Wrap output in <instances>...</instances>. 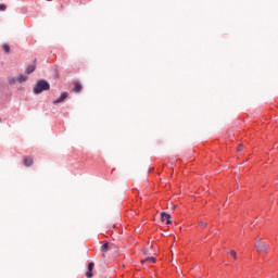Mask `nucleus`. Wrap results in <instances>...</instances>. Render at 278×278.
<instances>
[{"instance_id": "nucleus-14", "label": "nucleus", "mask_w": 278, "mask_h": 278, "mask_svg": "<svg viewBox=\"0 0 278 278\" xmlns=\"http://www.w3.org/2000/svg\"><path fill=\"white\" fill-rule=\"evenodd\" d=\"M3 51H4L5 53H10V52H11L10 46H9V45H3Z\"/></svg>"}, {"instance_id": "nucleus-15", "label": "nucleus", "mask_w": 278, "mask_h": 278, "mask_svg": "<svg viewBox=\"0 0 278 278\" xmlns=\"http://www.w3.org/2000/svg\"><path fill=\"white\" fill-rule=\"evenodd\" d=\"M143 254H144L146 256L150 255V254H151V253H150V249H149V248H144V249H143Z\"/></svg>"}, {"instance_id": "nucleus-8", "label": "nucleus", "mask_w": 278, "mask_h": 278, "mask_svg": "<svg viewBox=\"0 0 278 278\" xmlns=\"http://www.w3.org/2000/svg\"><path fill=\"white\" fill-rule=\"evenodd\" d=\"M36 71V65L31 64L26 70V75H30Z\"/></svg>"}, {"instance_id": "nucleus-5", "label": "nucleus", "mask_w": 278, "mask_h": 278, "mask_svg": "<svg viewBox=\"0 0 278 278\" xmlns=\"http://www.w3.org/2000/svg\"><path fill=\"white\" fill-rule=\"evenodd\" d=\"M23 165L26 167L33 166L34 165V159L30 156H26L23 159Z\"/></svg>"}, {"instance_id": "nucleus-13", "label": "nucleus", "mask_w": 278, "mask_h": 278, "mask_svg": "<svg viewBox=\"0 0 278 278\" xmlns=\"http://www.w3.org/2000/svg\"><path fill=\"white\" fill-rule=\"evenodd\" d=\"M146 262H149V263L155 264V263H157V260H156V258H154V257H148V258H146Z\"/></svg>"}, {"instance_id": "nucleus-16", "label": "nucleus", "mask_w": 278, "mask_h": 278, "mask_svg": "<svg viewBox=\"0 0 278 278\" xmlns=\"http://www.w3.org/2000/svg\"><path fill=\"white\" fill-rule=\"evenodd\" d=\"M243 148H244V146H243L242 143H240V144L238 146V148H237V151H238V152H241Z\"/></svg>"}, {"instance_id": "nucleus-7", "label": "nucleus", "mask_w": 278, "mask_h": 278, "mask_svg": "<svg viewBox=\"0 0 278 278\" xmlns=\"http://www.w3.org/2000/svg\"><path fill=\"white\" fill-rule=\"evenodd\" d=\"M81 89H83V85L80 84V81L75 80L73 91L76 93H79L81 91Z\"/></svg>"}, {"instance_id": "nucleus-10", "label": "nucleus", "mask_w": 278, "mask_h": 278, "mask_svg": "<svg viewBox=\"0 0 278 278\" xmlns=\"http://www.w3.org/2000/svg\"><path fill=\"white\" fill-rule=\"evenodd\" d=\"M109 249H110L109 243L106 242V243L102 244L101 252L106 253L109 251Z\"/></svg>"}, {"instance_id": "nucleus-17", "label": "nucleus", "mask_w": 278, "mask_h": 278, "mask_svg": "<svg viewBox=\"0 0 278 278\" xmlns=\"http://www.w3.org/2000/svg\"><path fill=\"white\" fill-rule=\"evenodd\" d=\"M7 7L4 4H0V12L5 11Z\"/></svg>"}, {"instance_id": "nucleus-3", "label": "nucleus", "mask_w": 278, "mask_h": 278, "mask_svg": "<svg viewBox=\"0 0 278 278\" xmlns=\"http://www.w3.org/2000/svg\"><path fill=\"white\" fill-rule=\"evenodd\" d=\"M170 218H172V215L166 214L165 212L161 213V222L162 223L166 222V225H170L172 224Z\"/></svg>"}, {"instance_id": "nucleus-9", "label": "nucleus", "mask_w": 278, "mask_h": 278, "mask_svg": "<svg viewBox=\"0 0 278 278\" xmlns=\"http://www.w3.org/2000/svg\"><path fill=\"white\" fill-rule=\"evenodd\" d=\"M27 79H28L27 75H20L17 78V81L20 84H23V83L27 81Z\"/></svg>"}, {"instance_id": "nucleus-2", "label": "nucleus", "mask_w": 278, "mask_h": 278, "mask_svg": "<svg viewBox=\"0 0 278 278\" xmlns=\"http://www.w3.org/2000/svg\"><path fill=\"white\" fill-rule=\"evenodd\" d=\"M255 248L258 253H265L267 254L269 252L270 247L262 240V238L255 239Z\"/></svg>"}, {"instance_id": "nucleus-4", "label": "nucleus", "mask_w": 278, "mask_h": 278, "mask_svg": "<svg viewBox=\"0 0 278 278\" xmlns=\"http://www.w3.org/2000/svg\"><path fill=\"white\" fill-rule=\"evenodd\" d=\"M67 97H68V92H67V91H64V92H62V96H61L59 99L54 100L52 103H53L54 105H56V104H59V103H62L64 100L67 99Z\"/></svg>"}, {"instance_id": "nucleus-1", "label": "nucleus", "mask_w": 278, "mask_h": 278, "mask_svg": "<svg viewBox=\"0 0 278 278\" xmlns=\"http://www.w3.org/2000/svg\"><path fill=\"white\" fill-rule=\"evenodd\" d=\"M50 89V84L47 80H38L37 85H35L33 92L35 94H40L43 91H47Z\"/></svg>"}, {"instance_id": "nucleus-6", "label": "nucleus", "mask_w": 278, "mask_h": 278, "mask_svg": "<svg viewBox=\"0 0 278 278\" xmlns=\"http://www.w3.org/2000/svg\"><path fill=\"white\" fill-rule=\"evenodd\" d=\"M93 269H94V263H89V264H88V270H87V273H86V277H87V278H92V276H93V274H92Z\"/></svg>"}, {"instance_id": "nucleus-18", "label": "nucleus", "mask_w": 278, "mask_h": 278, "mask_svg": "<svg viewBox=\"0 0 278 278\" xmlns=\"http://www.w3.org/2000/svg\"><path fill=\"white\" fill-rule=\"evenodd\" d=\"M199 225H200L202 228H206V226H207L204 222H201Z\"/></svg>"}, {"instance_id": "nucleus-11", "label": "nucleus", "mask_w": 278, "mask_h": 278, "mask_svg": "<svg viewBox=\"0 0 278 278\" xmlns=\"http://www.w3.org/2000/svg\"><path fill=\"white\" fill-rule=\"evenodd\" d=\"M229 254L233 257V260H238V253L235 250H229Z\"/></svg>"}, {"instance_id": "nucleus-12", "label": "nucleus", "mask_w": 278, "mask_h": 278, "mask_svg": "<svg viewBox=\"0 0 278 278\" xmlns=\"http://www.w3.org/2000/svg\"><path fill=\"white\" fill-rule=\"evenodd\" d=\"M16 80H17V79H16L15 77H9V78H8V81H9L10 85H15V84H16Z\"/></svg>"}]
</instances>
